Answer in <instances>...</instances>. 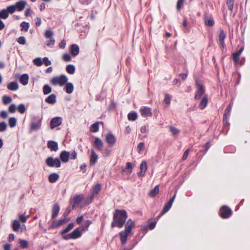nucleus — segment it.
<instances>
[{
	"instance_id": "nucleus-1",
	"label": "nucleus",
	"mask_w": 250,
	"mask_h": 250,
	"mask_svg": "<svg viewBox=\"0 0 250 250\" xmlns=\"http://www.w3.org/2000/svg\"><path fill=\"white\" fill-rule=\"evenodd\" d=\"M128 217L127 213L125 209H116L113 213L111 228L117 227L122 228L125 225Z\"/></svg>"
},
{
	"instance_id": "nucleus-2",
	"label": "nucleus",
	"mask_w": 250,
	"mask_h": 250,
	"mask_svg": "<svg viewBox=\"0 0 250 250\" xmlns=\"http://www.w3.org/2000/svg\"><path fill=\"white\" fill-rule=\"evenodd\" d=\"M67 81L68 78L64 75L54 77L50 80V82L53 85H59L61 86L64 85Z\"/></svg>"
},
{
	"instance_id": "nucleus-3",
	"label": "nucleus",
	"mask_w": 250,
	"mask_h": 250,
	"mask_svg": "<svg viewBox=\"0 0 250 250\" xmlns=\"http://www.w3.org/2000/svg\"><path fill=\"white\" fill-rule=\"evenodd\" d=\"M42 124V118L39 116L33 117L30 125V130L36 131L41 129Z\"/></svg>"
},
{
	"instance_id": "nucleus-4",
	"label": "nucleus",
	"mask_w": 250,
	"mask_h": 250,
	"mask_svg": "<svg viewBox=\"0 0 250 250\" xmlns=\"http://www.w3.org/2000/svg\"><path fill=\"white\" fill-rule=\"evenodd\" d=\"M45 163L49 167H60L61 166L60 159L58 157H49L45 160Z\"/></svg>"
},
{
	"instance_id": "nucleus-5",
	"label": "nucleus",
	"mask_w": 250,
	"mask_h": 250,
	"mask_svg": "<svg viewBox=\"0 0 250 250\" xmlns=\"http://www.w3.org/2000/svg\"><path fill=\"white\" fill-rule=\"evenodd\" d=\"M80 228H76L71 233L63 235V239L67 240L69 239H76L82 236V232L79 229Z\"/></svg>"
},
{
	"instance_id": "nucleus-6",
	"label": "nucleus",
	"mask_w": 250,
	"mask_h": 250,
	"mask_svg": "<svg viewBox=\"0 0 250 250\" xmlns=\"http://www.w3.org/2000/svg\"><path fill=\"white\" fill-rule=\"evenodd\" d=\"M232 214L231 209L226 205H223L220 209L219 214L221 218H229Z\"/></svg>"
},
{
	"instance_id": "nucleus-7",
	"label": "nucleus",
	"mask_w": 250,
	"mask_h": 250,
	"mask_svg": "<svg viewBox=\"0 0 250 250\" xmlns=\"http://www.w3.org/2000/svg\"><path fill=\"white\" fill-rule=\"evenodd\" d=\"M226 38V35L225 32L222 29H220L217 37V42L219 44L220 46L222 48H224L225 47L224 41Z\"/></svg>"
},
{
	"instance_id": "nucleus-8",
	"label": "nucleus",
	"mask_w": 250,
	"mask_h": 250,
	"mask_svg": "<svg viewBox=\"0 0 250 250\" xmlns=\"http://www.w3.org/2000/svg\"><path fill=\"white\" fill-rule=\"evenodd\" d=\"M197 90L195 95V100H199L205 93V90L203 85L198 82L196 83Z\"/></svg>"
},
{
	"instance_id": "nucleus-9",
	"label": "nucleus",
	"mask_w": 250,
	"mask_h": 250,
	"mask_svg": "<svg viewBox=\"0 0 250 250\" xmlns=\"http://www.w3.org/2000/svg\"><path fill=\"white\" fill-rule=\"evenodd\" d=\"M176 192L174 193L173 196L170 199V200L166 204L163 209L161 211V215H162L167 213L171 208L172 204L175 199Z\"/></svg>"
},
{
	"instance_id": "nucleus-10",
	"label": "nucleus",
	"mask_w": 250,
	"mask_h": 250,
	"mask_svg": "<svg viewBox=\"0 0 250 250\" xmlns=\"http://www.w3.org/2000/svg\"><path fill=\"white\" fill-rule=\"evenodd\" d=\"M233 102L231 101L225 110V113L223 116V122L226 124H229L228 123V119L230 116V112L233 106Z\"/></svg>"
},
{
	"instance_id": "nucleus-11",
	"label": "nucleus",
	"mask_w": 250,
	"mask_h": 250,
	"mask_svg": "<svg viewBox=\"0 0 250 250\" xmlns=\"http://www.w3.org/2000/svg\"><path fill=\"white\" fill-rule=\"evenodd\" d=\"M83 198L84 196L82 194L76 195L73 199L70 200L69 204L75 208V206L78 205Z\"/></svg>"
},
{
	"instance_id": "nucleus-12",
	"label": "nucleus",
	"mask_w": 250,
	"mask_h": 250,
	"mask_svg": "<svg viewBox=\"0 0 250 250\" xmlns=\"http://www.w3.org/2000/svg\"><path fill=\"white\" fill-rule=\"evenodd\" d=\"M62 119L61 117H56L53 118L50 123V126L51 129H54L59 126L62 124Z\"/></svg>"
},
{
	"instance_id": "nucleus-13",
	"label": "nucleus",
	"mask_w": 250,
	"mask_h": 250,
	"mask_svg": "<svg viewBox=\"0 0 250 250\" xmlns=\"http://www.w3.org/2000/svg\"><path fill=\"white\" fill-rule=\"evenodd\" d=\"M139 111L143 117H151L152 116L151 109L149 107L142 106Z\"/></svg>"
},
{
	"instance_id": "nucleus-14",
	"label": "nucleus",
	"mask_w": 250,
	"mask_h": 250,
	"mask_svg": "<svg viewBox=\"0 0 250 250\" xmlns=\"http://www.w3.org/2000/svg\"><path fill=\"white\" fill-rule=\"evenodd\" d=\"M244 49V46H242L236 52L232 54V59L235 64H240L239 56L243 52Z\"/></svg>"
},
{
	"instance_id": "nucleus-15",
	"label": "nucleus",
	"mask_w": 250,
	"mask_h": 250,
	"mask_svg": "<svg viewBox=\"0 0 250 250\" xmlns=\"http://www.w3.org/2000/svg\"><path fill=\"white\" fill-rule=\"evenodd\" d=\"M90 155L89 157V165L90 166H94L98 159V156L93 149H90Z\"/></svg>"
},
{
	"instance_id": "nucleus-16",
	"label": "nucleus",
	"mask_w": 250,
	"mask_h": 250,
	"mask_svg": "<svg viewBox=\"0 0 250 250\" xmlns=\"http://www.w3.org/2000/svg\"><path fill=\"white\" fill-rule=\"evenodd\" d=\"M106 142L111 146H113L116 142L115 136L111 133L107 134L105 136Z\"/></svg>"
},
{
	"instance_id": "nucleus-17",
	"label": "nucleus",
	"mask_w": 250,
	"mask_h": 250,
	"mask_svg": "<svg viewBox=\"0 0 250 250\" xmlns=\"http://www.w3.org/2000/svg\"><path fill=\"white\" fill-rule=\"evenodd\" d=\"M140 171L138 173V176L139 177H144L147 169V164L146 161H144L140 165Z\"/></svg>"
},
{
	"instance_id": "nucleus-18",
	"label": "nucleus",
	"mask_w": 250,
	"mask_h": 250,
	"mask_svg": "<svg viewBox=\"0 0 250 250\" xmlns=\"http://www.w3.org/2000/svg\"><path fill=\"white\" fill-rule=\"evenodd\" d=\"M69 219H66V218H62L60 219L57 221H54L52 222L50 226L51 228H56L59 226H62L63 224L66 223L67 221H69Z\"/></svg>"
},
{
	"instance_id": "nucleus-19",
	"label": "nucleus",
	"mask_w": 250,
	"mask_h": 250,
	"mask_svg": "<svg viewBox=\"0 0 250 250\" xmlns=\"http://www.w3.org/2000/svg\"><path fill=\"white\" fill-rule=\"evenodd\" d=\"M70 156V152L66 150L62 151L60 154V159L63 163H67L68 162Z\"/></svg>"
},
{
	"instance_id": "nucleus-20",
	"label": "nucleus",
	"mask_w": 250,
	"mask_h": 250,
	"mask_svg": "<svg viewBox=\"0 0 250 250\" xmlns=\"http://www.w3.org/2000/svg\"><path fill=\"white\" fill-rule=\"evenodd\" d=\"M134 225L135 222L131 219H128L125 225L124 230L129 233H130Z\"/></svg>"
},
{
	"instance_id": "nucleus-21",
	"label": "nucleus",
	"mask_w": 250,
	"mask_h": 250,
	"mask_svg": "<svg viewBox=\"0 0 250 250\" xmlns=\"http://www.w3.org/2000/svg\"><path fill=\"white\" fill-rule=\"evenodd\" d=\"M60 210L59 205L58 203L54 204L52 209V219H55L58 216Z\"/></svg>"
},
{
	"instance_id": "nucleus-22",
	"label": "nucleus",
	"mask_w": 250,
	"mask_h": 250,
	"mask_svg": "<svg viewBox=\"0 0 250 250\" xmlns=\"http://www.w3.org/2000/svg\"><path fill=\"white\" fill-rule=\"evenodd\" d=\"M47 146L52 151H56L58 149L57 142L54 141H49L47 143Z\"/></svg>"
},
{
	"instance_id": "nucleus-23",
	"label": "nucleus",
	"mask_w": 250,
	"mask_h": 250,
	"mask_svg": "<svg viewBox=\"0 0 250 250\" xmlns=\"http://www.w3.org/2000/svg\"><path fill=\"white\" fill-rule=\"evenodd\" d=\"M26 4V2L25 1L21 0L17 2L14 6L16 7V10H17L18 11H21L24 9Z\"/></svg>"
},
{
	"instance_id": "nucleus-24",
	"label": "nucleus",
	"mask_w": 250,
	"mask_h": 250,
	"mask_svg": "<svg viewBox=\"0 0 250 250\" xmlns=\"http://www.w3.org/2000/svg\"><path fill=\"white\" fill-rule=\"evenodd\" d=\"M129 233L125 231H121L119 233V235L121 238V242L122 245H124L127 241V236Z\"/></svg>"
},
{
	"instance_id": "nucleus-25",
	"label": "nucleus",
	"mask_w": 250,
	"mask_h": 250,
	"mask_svg": "<svg viewBox=\"0 0 250 250\" xmlns=\"http://www.w3.org/2000/svg\"><path fill=\"white\" fill-rule=\"evenodd\" d=\"M94 145L95 148L101 150L103 149L104 144L102 141L98 137H96L94 141Z\"/></svg>"
},
{
	"instance_id": "nucleus-26",
	"label": "nucleus",
	"mask_w": 250,
	"mask_h": 250,
	"mask_svg": "<svg viewBox=\"0 0 250 250\" xmlns=\"http://www.w3.org/2000/svg\"><path fill=\"white\" fill-rule=\"evenodd\" d=\"M65 86L63 88V90L66 92L67 94H71L73 92L74 90V85L71 83H68L67 82L64 84Z\"/></svg>"
},
{
	"instance_id": "nucleus-27",
	"label": "nucleus",
	"mask_w": 250,
	"mask_h": 250,
	"mask_svg": "<svg viewBox=\"0 0 250 250\" xmlns=\"http://www.w3.org/2000/svg\"><path fill=\"white\" fill-rule=\"evenodd\" d=\"M70 51L73 56H76L79 53V47L76 44H73L70 46Z\"/></svg>"
},
{
	"instance_id": "nucleus-28",
	"label": "nucleus",
	"mask_w": 250,
	"mask_h": 250,
	"mask_svg": "<svg viewBox=\"0 0 250 250\" xmlns=\"http://www.w3.org/2000/svg\"><path fill=\"white\" fill-rule=\"evenodd\" d=\"M204 19L206 26L211 27L214 25V21L212 17H208V16H206Z\"/></svg>"
},
{
	"instance_id": "nucleus-29",
	"label": "nucleus",
	"mask_w": 250,
	"mask_h": 250,
	"mask_svg": "<svg viewBox=\"0 0 250 250\" xmlns=\"http://www.w3.org/2000/svg\"><path fill=\"white\" fill-rule=\"evenodd\" d=\"M74 227V224L73 223H71L69 224L67 226L63 229L62 230L60 231V234L62 236L63 238V235H65L66 233L69 232Z\"/></svg>"
},
{
	"instance_id": "nucleus-30",
	"label": "nucleus",
	"mask_w": 250,
	"mask_h": 250,
	"mask_svg": "<svg viewBox=\"0 0 250 250\" xmlns=\"http://www.w3.org/2000/svg\"><path fill=\"white\" fill-rule=\"evenodd\" d=\"M46 103L51 104H54L56 102V96L54 94H52L48 96L45 99Z\"/></svg>"
},
{
	"instance_id": "nucleus-31",
	"label": "nucleus",
	"mask_w": 250,
	"mask_h": 250,
	"mask_svg": "<svg viewBox=\"0 0 250 250\" xmlns=\"http://www.w3.org/2000/svg\"><path fill=\"white\" fill-rule=\"evenodd\" d=\"M29 80V76L27 74H23L21 75L20 78V82L23 85H26L28 84Z\"/></svg>"
},
{
	"instance_id": "nucleus-32",
	"label": "nucleus",
	"mask_w": 250,
	"mask_h": 250,
	"mask_svg": "<svg viewBox=\"0 0 250 250\" xmlns=\"http://www.w3.org/2000/svg\"><path fill=\"white\" fill-rule=\"evenodd\" d=\"M19 88V85L16 82H12L7 84V89L11 91H16Z\"/></svg>"
},
{
	"instance_id": "nucleus-33",
	"label": "nucleus",
	"mask_w": 250,
	"mask_h": 250,
	"mask_svg": "<svg viewBox=\"0 0 250 250\" xmlns=\"http://www.w3.org/2000/svg\"><path fill=\"white\" fill-rule=\"evenodd\" d=\"M208 103V98L207 95H205L202 99L199 104V107L201 109H204L206 108Z\"/></svg>"
},
{
	"instance_id": "nucleus-34",
	"label": "nucleus",
	"mask_w": 250,
	"mask_h": 250,
	"mask_svg": "<svg viewBox=\"0 0 250 250\" xmlns=\"http://www.w3.org/2000/svg\"><path fill=\"white\" fill-rule=\"evenodd\" d=\"M59 178V175L57 173H53L48 176V180L50 183H54L56 182Z\"/></svg>"
},
{
	"instance_id": "nucleus-35",
	"label": "nucleus",
	"mask_w": 250,
	"mask_h": 250,
	"mask_svg": "<svg viewBox=\"0 0 250 250\" xmlns=\"http://www.w3.org/2000/svg\"><path fill=\"white\" fill-rule=\"evenodd\" d=\"M159 187L158 185L156 186L154 188L150 190L148 195L150 197H154L157 194L159 193Z\"/></svg>"
},
{
	"instance_id": "nucleus-36",
	"label": "nucleus",
	"mask_w": 250,
	"mask_h": 250,
	"mask_svg": "<svg viewBox=\"0 0 250 250\" xmlns=\"http://www.w3.org/2000/svg\"><path fill=\"white\" fill-rule=\"evenodd\" d=\"M101 184L100 183L97 184L92 189V195L95 196L98 194L101 190Z\"/></svg>"
},
{
	"instance_id": "nucleus-37",
	"label": "nucleus",
	"mask_w": 250,
	"mask_h": 250,
	"mask_svg": "<svg viewBox=\"0 0 250 250\" xmlns=\"http://www.w3.org/2000/svg\"><path fill=\"white\" fill-rule=\"evenodd\" d=\"M20 227H21V224L19 222V221H18L17 220H15L13 221L12 225V228L13 230L14 231H16V232L19 231Z\"/></svg>"
},
{
	"instance_id": "nucleus-38",
	"label": "nucleus",
	"mask_w": 250,
	"mask_h": 250,
	"mask_svg": "<svg viewBox=\"0 0 250 250\" xmlns=\"http://www.w3.org/2000/svg\"><path fill=\"white\" fill-rule=\"evenodd\" d=\"M138 114L136 112H131L128 114L127 118L129 121H134L137 119Z\"/></svg>"
},
{
	"instance_id": "nucleus-39",
	"label": "nucleus",
	"mask_w": 250,
	"mask_h": 250,
	"mask_svg": "<svg viewBox=\"0 0 250 250\" xmlns=\"http://www.w3.org/2000/svg\"><path fill=\"white\" fill-rule=\"evenodd\" d=\"M52 91V88L48 84H45L42 87V92L44 95H48Z\"/></svg>"
},
{
	"instance_id": "nucleus-40",
	"label": "nucleus",
	"mask_w": 250,
	"mask_h": 250,
	"mask_svg": "<svg viewBox=\"0 0 250 250\" xmlns=\"http://www.w3.org/2000/svg\"><path fill=\"white\" fill-rule=\"evenodd\" d=\"M66 70L70 74H73L75 72V67L73 64H68L66 67Z\"/></svg>"
},
{
	"instance_id": "nucleus-41",
	"label": "nucleus",
	"mask_w": 250,
	"mask_h": 250,
	"mask_svg": "<svg viewBox=\"0 0 250 250\" xmlns=\"http://www.w3.org/2000/svg\"><path fill=\"white\" fill-rule=\"evenodd\" d=\"M90 130L93 132H96L98 131L99 130V123L96 122L93 124L90 127Z\"/></svg>"
},
{
	"instance_id": "nucleus-42",
	"label": "nucleus",
	"mask_w": 250,
	"mask_h": 250,
	"mask_svg": "<svg viewBox=\"0 0 250 250\" xmlns=\"http://www.w3.org/2000/svg\"><path fill=\"white\" fill-rule=\"evenodd\" d=\"M20 246L22 249H25L28 247V242L27 240L23 239L19 240Z\"/></svg>"
},
{
	"instance_id": "nucleus-43",
	"label": "nucleus",
	"mask_w": 250,
	"mask_h": 250,
	"mask_svg": "<svg viewBox=\"0 0 250 250\" xmlns=\"http://www.w3.org/2000/svg\"><path fill=\"white\" fill-rule=\"evenodd\" d=\"M8 17V14L5 9H2L0 11V20L6 19Z\"/></svg>"
},
{
	"instance_id": "nucleus-44",
	"label": "nucleus",
	"mask_w": 250,
	"mask_h": 250,
	"mask_svg": "<svg viewBox=\"0 0 250 250\" xmlns=\"http://www.w3.org/2000/svg\"><path fill=\"white\" fill-rule=\"evenodd\" d=\"M21 30H24L25 31H27L29 27V22L26 21H22L21 23Z\"/></svg>"
},
{
	"instance_id": "nucleus-45",
	"label": "nucleus",
	"mask_w": 250,
	"mask_h": 250,
	"mask_svg": "<svg viewBox=\"0 0 250 250\" xmlns=\"http://www.w3.org/2000/svg\"><path fill=\"white\" fill-rule=\"evenodd\" d=\"M5 9L6 10V11H7L9 16V14H12L15 12V11H16V7L14 6V5H11L7 6L6 8Z\"/></svg>"
},
{
	"instance_id": "nucleus-46",
	"label": "nucleus",
	"mask_w": 250,
	"mask_h": 250,
	"mask_svg": "<svg viewBox=\"0 0 250 250\" xmlns=\"http://www.w3.org/2000/svg\"><path fill=\"white\" fill-rule=\"evenodd\" d=\"M12 101V98L9 96L4 95L2 97V102L4 104H7Z\"/></svg>"
},
{
	"instance_id": "nucleus-47",
	"label": "nucleus",
	"mask_w": 250,
	"mask_h": 250,
	"mask_svg": "<svg viewBox=\"0 0 250 250\" xmlns=\"http://www.w3.org/2000/svg\"><path fill=\"white\" fill-rule=\"evenodd\" d=\"M171 98L172 97L169 94L166 93L164 102L167 105H169L170 104V101L171 100Z\"/></svg>"
},
{
	"instance_id": "nucleus-48",
	"label": "nucleus",
	"mask_w": 250,
	"mask_h": 250,
	"mask_svg": "<svg viewBox=\"0 0 250 250\" xmlns=\"http://www.w3.org/2000/svg\"><path fill=\"white\" fill-rule=\"evenodd\" d=\"M9 126L13 128L17 124V119L15 117L10 118L9 119Z\"/></svg>"
},
{
	"instance_id": "nucleus-49",
	"label": "nucleus",
	"mask_w": 250,
	"mask_h": 250,
	"mask_svg": "<svg viewBox=\"0 0 250 250\" xmlns=\"http://www.w3.org/2000/svg\"><path fill=\"white\" fill-rule=\"evenodd\" d=\"M226 3L228 9L230 11H232L233 9L234 0H226Z\"/></svg>"
},
{
	"instance_id": "nucleus-50",
	"label": "nucleus",
	"mask_w": 250,
	"mask_h": 250,
	"mask_svg": "<svg viewBox=\"0 0 250 250\" xmlns=\"http://www.w3.org/2000/svg\"><path fill=\"white\" fill-rule=\"evenodd\" d=\"M169 127L170 129V131L172 133V135H177L179 133L180 130L178 128H176L175 127H174L173 126H169Z\"/></svg>"
},
{
	"instance_id": "nucleus-51",
	"label": "nucleus",
	"mask_w": 250,
	"mask_h": 250,
	"mask_svg": "<svg viewBox=\"0 0 250 250\" xmlns=\"http://www.w3.org/2000/svg\"><path fill=\"white\" fill-rule=\"evenodd\" d=\"M92 223V222L90 220H87L85 222V225L81 226L80 228H81L82 231H85L88 229V227Z\"/></svg>"
},
{
	"instance_id": "nucleus-52",
	"label": "nucleus",
	"mask_w": 250,
	"mask_h": 250,
	"mask_svg": "<svg viewBox=\"0 0 250 250\" xmlns=\"http://www.w3.org/2000/svg\"><path fill=\"white\" fill-rule=\"evenodd\" d=\"M33 63L38 66H40L43 64L42 60L39 57L34 59Z\"/></svg>"
},
{
	"instance_id": "nucleus-53",
	"label": "nucleus",
	"mask_w": 250,
	"mask_h": 250,
	"mask_svg": "<svg viewBox=\"0 0 250 250\" xmlns=\"http://www.w3.org/2000/svg\"><path fill=\"white\" fill-rule=\"evenodd\" d=\"M17 109L19 112L21 114H23L25 112V107L23 104H20L18 105Z\"/></svg>"
},
{
	"instance_id": "nucleus-54",
	"label": "nucleus",
	"mask_w": 250,
	"mask_h": 250,
	"mask_svg": "<svg viewBox=\"0 0 250 250\" xmlns=\"http://www.w3.org/2000/svg\"><path fill=\"white\" fill-rule=\"evenodd\" d=\"M74 208L69 204V206L67 208L66 210L63 213V215L64 217H66L71 211L72 210L74 209Z\"/></svg>"
},
{
	"instance_id": "nucleus-55",
	"label": "nucleus",
	"mask_w": 250,
	"mask_h": 250,
	"mask_svg": "<svg viewBox=\"0 0 250 250\" xmlns=\"http://www.w3.org/2000/svg\"><path fill=\"white\" fill-rule=\"evenodd\" d=\"M53 32L50 30H46L44 33V37L47 39L53 38Z\"/></svg>"
},
{
	"instance_id": "nucleus-56",
	"label": "nucleus",
	"mask_w": 250,
	"mask_h": 250,
	"mask_svg": "<svg viewBox=\"0 0 250 250\" xmlns=\"http://www.w3.org/2000/svg\"><path fill=\"white\" fill-rule=\"evenodd\" d=\"M17 42L22 45H24L26 43V40L24 36H21L17 39Z\"/></svg>"
},
{
	"instance_id": "nucleus-57",
	"label": "nucleus",
	"mask_w": 250,
	"mask_h": 250,
	"mask_svg": "<svg viewBox=\"0 0 250 250\" xmlns=\"http://www.w3.org/2000/svg\"><path fill=\"white\" fill-rule=\"evenodd\" d=\"M62 59L65 62H70L71 60V57L68 53H64L62 56Z\"/></svg>"
},
{
	"instance_id": "nucleus-58",
	"label": "nucleus",
	"mask_w": 250,
	"mask_h": 250,
	"mask_svg": "<svg viewBox=\"0 0 250 250\" xmlns=\"http://www.w3.org/2000/svg\"><path fill=\"white\" fill-rule=\"evenodd\" d=\"M7 128V124L4 122H0V132H4Z\"/></svg>"
},
{
	"instance_id": "nucleus-59",
	"label": "nucleus",
	"mask_w": 250,
	"mask_h": 250,
	"mask_svg": "<svg viewBox=\"0 0 250 250\" xmlns=\"http://www.w3.org/2000/svg\"><path fill=\"white\" fill-rule=\"evenodd\" d=\"M55 42V39L53 38H51V39H50L49 40H48L46 42V45L48 46L52 47L54 46Z\"/></svg>"
},
{
	"instance_id": "nucleus-60",
	"label": "nucleus",
	"mask_w": 250,
	"mask_h": 250,
	"mask_svg": "<svg viewBox=\"0 0 250 250\" xmlns=\"http://www.w3.org/2000/svg\"><path fill=\"white\" fill-rule=\"evenodd\" d=\"M17 109V106L15 104H11L8 108L9 111L10 113H15Z\"/></svg>"
},
{
	"instance_id": "nucleus-61",
	"label": "nucleus",
	"mask_w": 250,
	"mask_h": 250,
	"mask_svg": "<svg viewBox=\"0 0 250 250\" xmlns=\"http://www.w3.org/2000/svg\"><path fill=\"white\" fill-rule=\"evenodd\" d=\"M42 62L45 64V66H48L51 64V62L50 60H49L47 57H44L42 59Z\"/></svg>"
},
{
	"instance_id": "nucleus-62",
	"label": "nucleus",
	"mask_w": 250,
	"mask_h": 250,
	"mask_svg": "<svg viewBox=\"0 0 250 250\" xmlns=\"http://www.w3.org/2000/svg\"><path fill=\"white\" fill-rule=\"evenodd\" d=\"M145 146V143L144 142L140 143L137 146V151L139 153H141Z\"/></svg>"
},
{
	"instance_id": "nucleus-63",
	"label": "nucleus",
	"mask_w": 250,
	"mask_h": 250,
	"mask_svg": "<svg viewBox=\"0 0 250 250\" xmlns=\"http://www.w3.org/2000/svg\"><path fill=\"white\" fill-rule=\"evenodd\" d=\"M19 220L22 223H25L27 221V218L24 214H21L19 215Z\"/></svg>"
},
{
	"instance_id": "nucleus-64",
	"label": "nucleus",
	"mask_w": 250,
	"mask_h": 250,
	"mask_svg": "<svg viewBox=\"0 0 250 250\" xmlns=\"http://www.w3.org/2000/svg\"><path fill=\"white\" fill-rule=\"evenodd\" d=\"M183 3H184V0H178L176 8L178 11H179L181 9Z\"/></svg>"
}]
</instances>
